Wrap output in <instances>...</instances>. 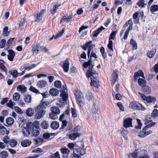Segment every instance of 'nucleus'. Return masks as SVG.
Listing matches in <instances>:
<instances>
[{
	"label": "nucleus",
	"instance_id": "6",
	"mask_svg": "<svg viewBox=\"0 0 158 158\" xmlns=\"http://www.w3.org/2000/svg\"><path fill=\"white\" fill-rule=\"evenodd\" d=\"M42 48V47L39 44H36L33 45L32 46V51L33 54H37Z\"/></svg>",
	"mask_w": 158,
	"mask_h": 158
},
{
	"label": "nucleus",
	"instance_id": "32",
	"mask_svg": "<svg viewBox=\"0 0 158 158\" xmlns=\"http://www.w3.org/2000/svg\"><path fill=\"white\" fill-rule=\"evenodd\" d=\"M24 100L25 101L28 103H30L31 102L32 98L31 96L30 95L27 94L24 96Z\"/></svg>",
	"mask_w": 158,
	"mask_h": 158
},
{
	"label": "nucleus",
	"instance_id": "2",
	"mask_svg": "<svg viewBox=\"0 0 158 158\" xmlns=\"http://www.w3.org/2000/svg\"><path fill=\"white\" fill-rule=\"evenodd\" d=\"M129 107L130 108L135 110H144L145 109L141 104L138 102L135 101L131 102L129 104Z\"/></svg>",
	"mask_w": 158,
	"mask_h": 158
},
{
	"label": "nucleus",
	"instance_id": "57",
	"mask_svg": "<svg viewBox=\"0 0 158 158\" xmlns=\"http://www.w3.org/2000/svg\"><path fill=\"white\" fill-rule=\"evenodd\" d=\"M117 32V31H112L110 35L109 39L110 40H114L115 38V35L116 34Z\"/></svg>",
	"mask_w": 158,
	"mask_h": 158
},
{
	"label": "nucleus",
	"instance_id": "15",
	"mask_svg": "<svg viewBox=\"0 0 158 158\" xmlns=\"http://www.w3.org/2000/svg\"><path fill=\"white\" fill-rule=\"evenodd\" d=\"M47 84V82L46 81L44 80H40L37 84V86L38 88H41L45 87Z\"/></svg>",
	"mask_w": 158,
	"mask_h": 158
},
{
	"label": "nucleus",
	"instance_id": "48",
	"mask_svg": "<svg viewBox=\"0 0 158 158\" xmlns=\"http://www.w3.org/2000/svg\"><path fill=\"white\" fill-rule=\"evenodd\" d=\"M64 28L60 31L59 32L56 34V35L55 36V39H56L60 37H61L64 33Z\"/></svg>",
	"mask_w": 158,
	"mask_h": 158
},
{
	"label": "nucleus",
	"instance_id": "39",
	"mask_svg": "<svg viewBox=\"0 0 158 158\" xmlns=\"http://www.w3.org/2000/svg\"><path fill=\"white\" fill-rule=\"evenodd\" d=\"M100 51L102 54L103 58L106 59L107 57V54L105 52V49L104 47H102L100 49Z\"/></svg>",
	"mask_w": 158,
	"mask_h": 158
},
{
	"label": "nucleus",
	"instance_id": "12",
	"mask_svg": "<svg viewBox=\"0 0 158 158\" xmlns=\"http://www.w3.org/2000/svg\"><path fill=\"white\" fill-rule=\"evenodd\" d=\"M139 76H140L143 78H145L143 73L142 70H139L138 71V72H136L135 73L134 76V80L136 81Z\"/></svg>",
	"mask_w": 158,
	"mask_h": 158
},
{
	"label": "nucleus",
	"instance_id": "49",
	"mask_svg": "<svg viewBox=\"0 0 158 158\" xmlns=\"http://www.w3.org/2000/svg\"><path fill=\"white\" fill-rule=\"evenodd\" d=\"M121 133L126 140L128 139V137L126 135L128 134V132L127 130L125 129L121 131Z\"/></svg>",
	"mask_w": 158,
	"mask_h": 158
},
{
	"label": "nucleus",
	"instance_id": "43",
	"mask_svg": "<svg viewBox=\"0 0 158 158\" xmlns=\"http://www.w3.org/2000/svg\"><path fill=\"white\" fill-rule=\"evenodd\" d=\"M26 22V20L25 19H22L21 21L19 22V28L21 29L23 28V27L25 23Z\"/></svg>",
	"mask_w": 158,
	"mask_h": 158
},
{
	"label": "nucleus",
	"instance_id": "42",
	"mask_svg": "<svg viewBox=\"0 0 158 158\" xmlns=\"http://www.w3.org/2000/svg\"><path fill=\"white\" fill-rule=\"evenodd\" d=\"M130 44L132 45V48L133 49H135L137 48V46L136 42L133 39H131L130 40Z\"/></svg>",
	"mask_w": 158,
	"mask_h": 158
},
{
	"label": "nucleus",
	"instance_id": "1",
	"mask_svg": "<svg viewBox=\"0 0 158 158\" xmlns=\"http://www.w3.org/2000/svg\"><path fill=\"white\" fill-rule=\"evenodd\" d=\"M82 148H75L73 150V156L72 158H81V156L84 155L85 153V150L83 148L84 147V145L83 143L81 142Z\"/></svg>",
	"mask_w": 158,
	"mask_h": 158
},
{
	"label": "nucleus",
	"instance_id": "38",
	"mask_svg": "<svg viewBox=\"0 0 158 158\" xmlns=\"http://www.w3.org/2000/svg\"><path fill=\"white\" fill-rule=\"evenodd\" d=\"M100 51L102 54L103 58L106 59L107 57V54L105 52V49L104 47H102L100 49Z\"/></svg>",
	"mask_w": 158,
	"mask_h": 158
},
{
	"label": "nucleus",
	"instance_id": "10",
	"mask_svg": "<svg viewBox=\"0 0 158 158\" xmlns=\"http://www.w3.org/2000/svg\"><path fill=\"white\" fill-rule=\"evenodd\" d=\"M36 111L38 112L35 115V118L37 119H40L42 118L46 112L44 110H39L38 111Z\"/></svg>",
	"mask_w": 158,
	"mask_h": 158
},
{
	"label": "nucleus",
	"instance_id": "59",
	"mask_svg": "<svg viewBox=\"0 0 158 158\" xmlns=\"http://www.w3.org/2000/svg\"><path fill=\"white\" fill-rule=\"evenodd\" d=\"M50 118L52 120H55L57 118V114H56L53 113L51 112L49 114Z\"/></svg>",
	"mask_w": 158,
	"mask_h": 158
},
{
	"label": "nucleus",
	"instance_id": "8",
	"mask_svg": "<svg viewBox=\"0 0 158 158\" xmlns=\"http://www.w3.org/2000/svg\"><path fill=\"white\" fill-rule=\"evenodd\" d=\"M132 119L131 118H128L125 119L124 120V127L126 128L130 127H132Z\"/></svg>",
	"mask_w": 158,
	"mask_h": 158
},
{
	"label": "nucleus",
	"instance_id": "35",
	"mask_svg": "<svg viewBox=\"0 0 158 158\" xmlns=\"http://www.w3.org/2000/svg\"><path fill=\"white\" fill-rule=\"evenodd\" d=\"M14 120L13 118L9 117L6 120V123L9 125H11L14 123Z\"/></svg>",
	"mask_w": 158,
	"mask_h": 158
},
{
	"label": "nucleus",
	"instance_id": "3",
	"mask_svg": "<svg viewBox=\"0 0 158 158\" xmlns=\"http://www.w3.org/2000/svg\"><path fill=\"white\" fill-rule=\"evenodd\" d=\"M97 75H93L91 77L90 85L91 86L98 88L100 86L99 80Z\"/></svg>",
	"mask_w": 158,
	"mask_h": 158
},
{
	"label": "nucleus",
	"instance_id": "60",
	"mask_svg": "<svg viewBox=\"0 0 158 158\" xmlns=\"http://www.w3.org/2000/svg\"><path fill=\"white\" fill-rule=\"evenodd\" d=\"M20 98L19 94L18 93H15L13 95V100L17 101Z\"/></svg>",
	"mask_w": 158,
	"mask_h": 158
},
{
	"label": "nucleus",
	"instance_id": "52",
	"mask_svg": "<svg viewBox=\"0 0 158 158\" xmlns=\"http://www.w3.org/2000/svg\"><path fill=\"white\" fill-rule=\"evenodd\" d=\"M54 84L55 86L58 88H60L62 85L61 82L59 80L56 81Z\"/></svg>",
	"mask_w": 158,
	"mask_h": 158
},
{
	"label": "nucleus",
	"instance_id": "17",
	"mask_svg": "<svg viewBox=\"0 0 158 158\" xmlns=\"http://www.w3.org/2000/svg\"><path fill=\"white\" fill-rule=\"evenodd\" d=\"M31 143V141L29 139H25L21 141V145L23 147H27L30 146Z\"/></svg>",
	"mask_w": 158,
	"mask_h": 158
},
{
	"label": "nucleus",
	"instance_id": "4",
	"mask_svg": "<svg viewBox=\"0 0 158 158\" xmlns=\"http://www.w3.org/2000/svg\"><path fill=\"white\" fill-rule=\"evenodd\" d=\"M48 104V103L44 101V99H42L40 103L35 109V111H38L39 110L45 109Z\"/></svg>",
	"mask_w": 158,
	"mask_h": 158
},
{
	"label": "nucleus",
	"instance_id": "23",
	"mask_svg": "<svg viewBox=\"0 0 158 158\" xmlns=\"http://www.w3.org/2000/svg\"><path fill=\"white\" fill-rule=\"evenodd\" d=\"M50 126L52 129L54 130H56L58 129L59 127V122L56 121H54L51 123Z\"/></svg>",
	"mask_w": 158,
	"mask_h": 158
},
{
	"label": "nucleus",
	"instance_id": "64",
	"mask_svg": "<svg viewBox=\"0 0 158 158\" xmlns=\"http://www.w3.org/2000/svg\"><path fill=\"white\" fill-rule=\"evenodd\" d=\"M86 95L87 98L89 101L91 100L93 98V94L90 92H88L87 93Z\"/></svg>",
	"mask_w": 158,
	"mask_h": 158
},
{
	"label": "nucleus",
	"instance_id": "13",
	"mask_svg": "<svg viewBox=\"0 0 158 158\" xmlns=\"http://www.w3.org/2000/svg\"><path fill=\"white\" fill-rule=\"evenodd\" d=\"M156 52V48H153L151 50L148 51L147 53V56L149 58H152Z\"/></svg>",
	"mask_w": 158,
	"mask_h": 158
},
{
	"label": "nucleus",
	"instance_id": "54",
	"mask_svg": "<svg viewBox=\"0 0 158 158\" xmlns=\"http://www.w3.org/2000/svg\"><path fill=\"white\" fill-rule=\"evenodd\" d=\"M151 116L154 118L158 116V110L157 109H154L152 113Z\"/></svg>",
	"mask_w": 158,
	"mask_h": 158
},
{
	"label": "nucleus",
	"instance_id": "47",
	"mask_svg": "<svg viewBox=\"0 0 158 158\" xmlns=\"http://www.w3.org/2000/svg\"><path fill=\"white\" fill-rule=\"evenodd\" d=\"M42 127L44 129H47L49 127V124L46 121H43L41 124Z\"/></svg>",
	"mask_w": 158,
	"mask_h": 158
},
{
	"label": "nucleus",
	"instance_id": "55",
	"mask_svg": "<svg viewBox=\"0 0 158 158\" xmlns=\"http://www.w3.org/2000/svg\"><path fill=\"white\" fill-rule=\"evenodd\" d=\"M7 152L5 151H2L0 153V156L2 158H6L8 156Z\"/></svg>",
	"mask_w": 158,
	"mask_h": 158
},
{
	"label": "nucleus",
	"instance_id": "45",
	"mask_svg": "<svg viewBox=\"0 0 158 158\" xmlns=\"http://www.w3.org/2000/svg\"><path fill=\"white\" fill-rule=\"evenodd\" d=\"M71 109L72 116L74 118L77 117V113L76 110L73 107H71Z\"/></svg>",
	"mask_w": 158,
	"mask_h": 158
},
{
	"label": "nucleus",
	"instance_id": "62",
	"mask_svg": "<svg viewBox=\"0 0 158 158\" xmlns=\"http://www.w3.org/2000/svg\"><path fill=\"white\" fill-rule=\"evenodd\" d=\"M93 45H89V47H88L87 50V56H88V58H89V54H90V52L91 50H92L93 48Z\"/></svg>",
	"mask_w": 158,
	"mask_h": 158
},
{
	"label": "nucleus",
	"instance_id": "21",
	"mask_svg": "<svg viewBox=\"0 0 158 158\" xmlns=\"http://www.w3.org/2000/svg\"><path fill=\"white\" fill-rule=\"evenodd\" d=\"M45 10L43 9L40 11L39 13L37 14L36 18L37 19L35 21L36 22H39L41 20L42 18V15L43 13L44 12Z\"/></svg>",
	"mask_w": 158,
	"mask_h": 158
},
{
	"label": "nucleus",
	"instance_id": "41",
	"mask_svg": "<svg viewBox=\"0 0 158 158\" xmlns=\"http://www.w3.org/2000/svg\"><path fill=\"white\" fill-rule=\"evenodd\" d=\"M132 27L129 26L128 28L126 30L124 33V36L123 37L124 40H126L127 39L128 35L129 34V31L130 30H131L132 29Z\"/></svg>",
	"mask_w": 158,
	"mask_h": 158
},
{
	"label": "nucleus",
	"instance_id": "40",
	"mask_svg": "<svg viewBox=\"0 0 158 158\" xmlns=\"http://www.w3.org/2000/svg\"><path fill=\"white\" fill-rule=\"evenodd\" d=\"M60 96L62 97L63 100L65 101H67L68 98V95L65 92H62L60 94Z\"/></svg>",
	"mask_w": 158,
	"mask_h": 158
},
{
	"label": "nucleus",
	"instance_id": "22",
	"mask_svg": "<svg viewBox=\"0 0 158 158\" xmlns=\"http://www.w3.org/2000/svg\"><path fill=\"white\" fill-rule=\"evenodd\" d=\"M31 131L30 130L27 129V128H26V127H23L22 132L24 136L27 137L30 135Z\"/></svg>",
	"mask_w": 158,
	"mask_h": 158
},
{
	"label": "nucleus",
	"instance_id": "58",
	"mask_svg": "<svg viewBox=\"0 0 158 158\" xmlns=\"http://www.w3.org/2000/svg\"><path fill=\"white\" fill-rule=\"evenodd\" d=\"M156 124V123L153 122H152V123H150L143 128V130H145L146 129H147L149 128L154 126Z\"/></svg>",
	"mask_w": 158,
	"mask_h": 158
},
{
	"label": "nucleus",
	"instance_id": "50",
	"mask_svg": "<svg viewBox=\"0 0 158 158\" xmlns=\"http://www.w3.org/2000/svg\"><path fill=\"white\" fill-rule=\"evenodd\" d=\"M60 5L57 6L55 5L53 7V8L50 10V11L52 15H54L56 12V10L58 8Z\"/></svg>",
	"mask_w": 158,
	"mask_h": 158
},
{
	"label": "nucleus",
	"instance_id": "51",
	"mask_svg": "<svg viewBox=\"0 0 158 158\" xmlns=\"http://www.w3.org/2000/svg\"><path fill=\"white\" fill-rule=\"evenodd\" d=\"M9 34L8 31V27H5L3 28V34L4 36H7Z\"/></svg>",
	"mask_w": 158,
	"mask_h": 158
},
{
	"label": "nucleus",
	"instance_id": "36",
	"mask_svg": "<svg viewBox=\"0 0 158 158\" xmlns=\"http://www.w3.org/2000/svg\"><path fill=\"white\" fill-rule=\"evenodd\" d=\"M156 100V98L155 97H152L150 96L147 97V99H146V101L148 103L152 102Z\"/></svg>",
	"mask_w": 158,
	"mask_h": 158
},
{
	"label": "nucleus",
	"instance_id": "34",
	"mask_svg": "<svg viewBox=\"0 0 158 158\" xmlns=\"http://www.w3.org/2000/svg\"><path fill=\"white\" fill-rule=\"evenodd\" d=\"M145 86L142 89L143 92L146 94H149L151 92L150 88L148 86Z\"/></svg>",
	"mask_w": 158,
	"mask_h": 158
},
{
	"label": "nucleus",
	"instance_id": "16",
	"mask_svg": "<svg viewBox=\"0 0 158 158\" xmlns=\"http://www.w3.org/2000/svg\"><path fill=\"white\" fill-rule=\"evenodd\" d=\"M118 71L117 69H115L114 71V73L112 74V77L114 79L112 81V82H113V84L112 85H114L115 84L116 82L117 81V80L118 79Z\"/></svg>",
	"mask_w": 158,
	"mask_h": 158
},
{
	"label": "nucleus",
	"instance_id": "24",
	"mask_svg": "<svg viewBox=\"0 0 158 158\" xmlns=\"http://www.w3.org/2000/svg\"><path fill=\"white\" fill-rule=\"evenodd\" d=\"M17 90L21 92L22 93H24L26 92L27 90V88L24 85H19L17 87Z\"/></svg>",
	"mask_w": 158,
	"mask_h": 158
},
{
	"label": "nucleus",
	"instance_id": "31",
	"mask_svg": "<svg viewBox=\"0 0 158 158\" xmlns=\"http://www.w3.org/2000/svg\"><path fill=\"white\" fill-rule=\"evenodd\" d=\"M145 0H139L136 5L141 8L145 7L146 4L144 3Z\"/></svg>",
	"mask_w": 158,
	"mask_h": 158
},
{
	"label": "nucleus",
	"instance_id": "28",
	"mask_svg": "<svg viewBox=\"0 0 158 158\" xmlns=\"http://www.w3.org/2000/svg\"><path fill=\"white\" fill-rule=\"evenodd\" d=\"M90 58L88 61L84 62L83 64V66L85 68H86L89 66L91 65L92 62V58L89 57Z\"/></svg>",
	"mask_w": 158,
	"mask_h": 158
},
{
	"label": "nucleus",
	"instance_id": "63",
	"mask_svg": "<svg viewBox=\"0 0 158 158\" xmlns=\"http://www.w3.org/2000/svg\"><path fill=\"white\" fill-rule=\"evenodd\" d=\"M138 152L137 150H136L133 153L129 155L130 157H132L134 158H136L138 156Z\"/></svg>",
	"mask_w": 158,
	"mask_h": 158
},
{
	"label": "nucleus",
	"instance_id": "20",
	"mask_svg": "<svg viewBox=\"0 0 158 158\" xmlns=\"http://www.w3.org/2000/svg\"><path fill=\"white\" fill-rule=\"evenodd\" d=\"M142 156H139L138 158H148L149 156L148 155L147 151L145 149H142L140 151Z\"/></svg>",
	"mask_w": 158,
	"mask_h": 158
},
{
	"label": "nucleus",
	"instance_id": "14",
	"mask_svg": "<svg viewBox=\"0 0 158 158\" xmlns=\"http://www.w3.org/2000/svg\"><path fill=\"white\" fill-rule=\"evenodd\" d=\"M8 52L9 53L7 56L8 59L9 61H13L15 55V52L11 49L8 50Z\"/></svg>",
	"mask_w": 158,
	"mask_h": 158
},
{
	"label": "nucleus",
	"instance_id": "44",
	"mask_svg": "<svg viewBox=\"0 0 158 158\" xmlns=\"http://www.w3.org/2000/svg\"><path fill=\"white\" fill-rule=\"evenodd\" d=\"M92 41H89L87 42L85 44L83 45V46H82L81 47L83 50L86 51V50L87 48L88 49V47H89V45L91 44H92Z\"/></svg>",
	"mask_w": 158,
	"mask_h": 158
},
{
	"label": "nucleus",
	"instance_id": "25",
	"mask_svg": "<svg viewBox=\"0 0 158 158\" xmlns=\"http://www.w3.org/2000/svg\"><path fill=\"white\" fill-rule=\"evenodd\" d=\"M138 82L139 85L142 87H144L146 86V81L144 79L142 78H139L138 80Z\"/></svg>",
	"mask_w": 158,
	"mask_h": 158
},
{
	"label": "nucleus",
	"instance_id": "53",
	"mask_svg": "<svg viewBox=\"0 0 158 158\" xmlns=\"http://www.w3.org/2000/svg\"><path fill=\"white\" fill-rule=\"evenodd\" d=\"M50 158H60L59 152L57 151L55 153L52 154Z\"/></svg>",
	"mask_w": 158,
	"mask_h": 158
},
{
	"label": "nucleus",
	"instance_id": "33",
	"mask_svg": "<svg viewBox=\"0 0 158 158\" xmlns=\"http://www.w3.org/2000/svg\"><path fill=\"white\" fill-rule=\"evenodd\" d=\"M150 10L152 12L158 11V5H152L150 7Z\"/></svg>",
	"mask_w": 158,
	"mask_h": 158
},
{
	"label": "nucleus",
	"instance_id": "18",
	"mask_svg": "<svg viewBox=\"0 0 158 158\" xmlns=\"http://www.w3.org/2000/svg\"><path fill=\"white\" fill-rule=\"evenodd\" d=\"M49 93L52 96H55L58 95L59 91L56 89L52 88L50 90Z\"/></svg>",
	"mask_w": 158,
	"mask_h": 158
},
{
	"label": "nucleus",
	"instance_id": "5",
	"mask_svg": "<svg viewBox=\"0 0 158 158\" xmlns=\"http://www.w3.org/2000/svg\"><path fill=\"white\" fill-rule=\"evenodd\" d=\"M94 65L91 64V65L89 66V69L86 71V76L87 77L89 78L92 76L93 75H97V72L93 70V67Z\"/></svg>",
	"mask_w": 158,
	"mask_h": 158
},
{
	"label": "nucleus",
	"instance_id": "9",
	"mask_svg": "<svg viewBox=\"0 0 158 158\" xmlns=\"http://www.w3.org/2000/svg\"><path fill=\"white\" fill-rule=\"evenodd\" d=\"M73 17V16L72 14H70L69 15L64 16L61 18L60 23L64 22L65 21L69 22L71 21Z\"/></svg>",
	"mask_w": 158,
	"mask_h": 158
},
{
	"label": "nucleus",
	"instance_id": "11",
	"mask_svg": "<svg viewBox=\"0 0 158 158\" xmlns=\"http://www.w3.org/2000/svg\"><path fill=\"white\" fill-rule=\"evenodd\" d=\"M61 151L63 154V158H67L70 152V150L68 148H61Z\"/></svg>",
	"mask_w": 158,
	"mask_h": 158
},
{
	"label": "nucleus",
	"instance_id": "27",
	"mask_svg": "<svg viewBox=\"0 0 158 158\" xmlns=\"http://www.w3.org/2000/svg\"><path fill=\"white\" fill-rule=\"evenodd\" d=\"M34 110L32 108H28L26 110L27 115L29 117H31L33 115Z\"/></svg>",
	"mask_w": 158,
	"mask_h": 158
},
{
	"label": "nucleus",
	"instance_id": "29",
	"mask_svg": "<svg viewBox=\"0 0 158 158\" xmlns=\"http://www.w3.org/2000/svg\"><path fill=\"white\" fill-rule=\"evenodd\" d=\"M9 73L13 76V78H16L18 77V73L16 70H14L12 71L11 70H9Z\"/></svg>",
	"mask_w": 158,
	"mask_h": 158
},
{
	"label": "nucleus",
	"instance_id": "37",
	"mask_svg": "<svg viewBox=\"0 0 158 158\" xmlns=\"http://www.w3.org/2000/svg\"><path fill=\"white\" fill-rule=\"evenodd\" d=\"M100 51L102 54L103 58L106 59L107 57V54L105 52V49L104 47H102L100 49Z\"/></svg>",
	"mask_w": 158,
	"mask_h": 158
},
{
	"label": "nucleus",
	"instance_id": "19",
	"mask_svg": "<svg viewBox=\"0 0 158 158\" xmlns=\"http://www.w3.org/2000/svg\"><path fill=\"white\" fill-rule=\"evenodd\" d=\"M69 62L68 60H66L64 63L62 67L65 72H67L68 71L69 69Z\"/></svg>",
	"mask_w": 158,
	"mask_h": 158
},
{
	"label": "nucleus",
	"instance_id": "46",
	"mask_svg": "<svg viewBox=\"0 0 158 158\" xmlns=\"http://www.w3.org/2000/svg\"><path fill=\"white\" fill-rule=\"evenodd\" d=\"M17 141L15 139H11L9 141V144L12 147H15L17 145Z\"/></svg>",
	"mask_w": 158,
	"mask_h": 158
},
{
	"label": "nucleus",
	"instance_id": "30",
	"mask_svg": "<svg viewBox=\"0 0 158 158\" xmlns=\"http://www.w3.org/2000/svg\"><path fill=\"white\" fill-rule=\"evenodd\" d=\"M98 110V105L96 103H94L92 106V113L95 114L97 112Z\"/></svg>",
	"mask_w": 158,
	"mask_h": 158
},
{
	"label": "nucleus",
	"instance_id": "26",
	"mask_svg": "<svg viewBox=\"0 0 158 158\" xmlns=\"http://www.w3.org/2000/svg\"><path fill=\"white\" fill-rule=\"evenodd\" d=\"M52 112L56 114H58L60 113L59 109L56 106H52L51 108Z\"/></svg>",
	"mask_w": 158,
	"mask_h": 158
},
{
	"label": "nucleus",
	"instance_id": "7",
	"mask_svg": "<svg viewBox=\"0 0 158 158\" xmlns=\"http://www.w3.org/2000/svg\"><path fill=\"white\" fill-rule=\"evenodd\" d=\"M73 131H71L68 135L69 138L72 140H74L76 139L77 137H79L81 135V133H75L73 132Z\"/></svg>",
	"mask_w": 158,
	"mask_h": 158
},
{
	"label": "nucleus",
	"instance_id": "56",
	"mask_svg": "<svg viewBox=\"0 0 158 158\" xmlns=\"http://www.w3.org/2000/svg\"><path fill=\"white\" fill-rule=\"evenodd\" d=\"M27 127H26V128H27V129H28L30 131H31L33 130V123L31 122H29L27 123L26 125Z\"/></svg>",
	"mask_w": 158,
	"mask_h": 158
},
{
	"label": "nucleus",
	"instance_id": "61",
	"mask_svg": "<svg viewBox=\"0 0 158 158\" xmlns=\"http://www.w3.org/2000/svg\"><path fill=\"white\" fill-rule=\"evenodd\" d=\"M30 90L31 91L35 93L36 94H40V92H39V90L36 89L33 86H30Z\"/></svg>",
	"mask_w": 158,
	"mask_h": 158
}]
</instances>
